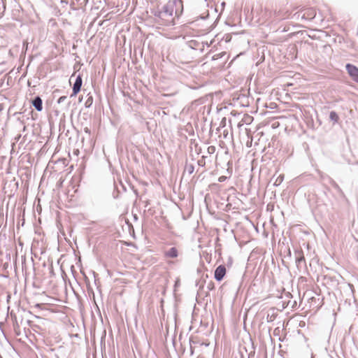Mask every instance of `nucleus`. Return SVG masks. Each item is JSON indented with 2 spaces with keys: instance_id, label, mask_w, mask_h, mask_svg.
Here are the masks:
<instances>
[{
  "instance_id": "nucleus-1",
  "label": "nucleus",
  "mask_w": 358,
  "mask_h": 358,
  "mask_svg": "<svg viewBox=\"0 0 358 358\" xmlns=\"http://www.w3.org/2000/svg\"><path fill=\"white\" fill-rule=\"evenodd\" d=\"M176 6H182L181 0L169 1L161 10L155 13L156 20L162 25L169 26L174 24L173 13L177 14L178 11L175 9Z\"/></svg>"
},
{
  "instance_id": "nucleus-2",
  "label": "nucleus",
  "mask_w": 358,
  "mask_h": 358,
  "mask_svg": "<svg viewBox=\"0 0 358 358\" xmlns=\"http://www.w3.org/2000/svg\"><path fill=\"white\" fill-rule=\"evenodd\" d=\"M315 16L316 11L313 8L305 9L303 11L297 13L294 15V17L296 19H301L304 21H310L314 19Z\"/></svg>"
},
{
  "instance_id": "nucleus-3",
  "label": "nucleus",
  "mask_w": 358,
  "mask_h": 358,
  "mask_svg": "<svg viewBox=\"0 0 358 358\" xmlns=\"http://www.w3.org/2000/svg\"><path fill=\"white\" fill-rule=\"evenodd\" d=\"M345 69L352 80L358 83V68L352 64H347Z\"/></svg>"
},
{
  "instance_id": "nucleus-4",
  "label": "nucleus",
  "mask_w": 358,
  "mask_h": 358,
  "mask_svg": "<svg viewBox=\"0 0 358 358\" xmlns=\"http://www.w3.org/2000/svg\"><path fill=\"white\" fill-rule=\"evenodd\" d=\"M179 255L180 252L176 247H172L164 251V258L166 261L170 259H176L179 256Z\"/></svg>"
},
{
  "instance_id": "nucleus-5",
  "label": "nucleus",
  "mask_w": 358,
  "mask_h": 358,
  "mask_svg": "<svg viewBox=\"0 0 358 358\" xmlns=\"http://www.w3.org/2000/svg\"><path fill=\"white\" fill-rule=\"evenodd\" d=\"M296 264L298 268L306 266V260L302 251H296L294 252Z\"/></svg>"
},
{
  "instance_id": "nucleus-6",
  "label": "nucleus",
  "mask_w": 358,
  "mask_h": 358,
  "mask_svg": "<svg viewBox=\"0 0 358 358\" xmlns=\"http://www.w3.org/2000/svg\"><path fill=\"white\" fill-rule=\"evenodd\" d=\"M226 274V268L224 265H220L215 271L214 277L217 281H221Z\"/></svg>"
},
{
  "instance_id": "nucleus-7",
  "label": "nucleus",
  "mask_w": 358,
  "mask_h": 358,
  "mask_svg": "<svg viewBox=\"0 0 358 358\" xmlns=\"http://www.w3.org/2000/svg\"><path fill=\"white\" fill-rule=\"evenodd\" d=\"M83 80L80 75L76 77V81L73 86V93L71 96H75L80 91L82 87Z\"/></svg>"
},
{
  "instance_id": "nucleus-8",
  "label": "nucleus",
  "mask_w": 358,
  "mask_h": 358,
  "mask_svg": "<svg viewBox=\"0 0 358 358\" xmlns=\"http://www.w3.org/2000/svg\"><path fill=\"white\" fill-rule=\"evenodd\" d=\"M32 105L38 112L43 110V101L40 96H36L32 101Z\"/></svg>"
},
{
  "instance_id": "nucleus-9",
  "label": "nucleus",
  "mask_w": 358,
  "mask_h": 358,
  "mask_svg": "<svg viewBox=\"0 0 358 358\" xmlns=\"http://www.w3.org/2000/svg\"><path fill=\"white\" fill-rule=\"evenodd\" d=\"M329 118L334 123L338 122V121L339 120V117H338V114L335 111H331L330 112Z\"/></svg>"
},
{
  "instance_id": "nucleus-10",
  "label": "nucleus",
  "mask_w": 358,
  "mask_h": 358,
  "mask_svg": "<svg viewBox=\"0 0 358 358\" xmlns=\"http://www.w3.org/2000/svg\"><path fill=\"white\" fill-rule=\"evenodd\" d=\"M194 171V167L192 164H187L185 166V172H187L189 175H191L192 173H193Z\"/></svg>"
},
{
  "instance_id": "nucleus-11",
  "label": "nucleus",
  "mask_w": 358,
  "mask_h": 358,
  "mask_svg": "<svg viewBox=\"0 0 358 358\" xmlns=\"http://www.w3.org/2000/svg\"><path fill=\"white\" fill-rule=\"evenodd\" d=\"M283 180H284V176L283 175H280L275 180V181L273 182V185L275 186H278V185H280L282 182Z\"/></svg>"
},
{
  "instance_id": "nucleus-12",
  "label": "nucleus",
  "mask_w": 358,
  "mask_h": 358,
  "mask_svg": "<svg viewBox=\"0 0 358 358\" xmlns=\"http://www.w3.org/2000/svg\"><path fill=\"white\" fill-rule=\"evenodd\" d=\"M93 103V98L92 96H89L87 100L85 102V106L86 108H90Z\"/></svg>"
},
{
  "instance_id": "nucleus-13",
  "label": "nucleus",
  "mask_w": 358,
  "mask_h": 358,
  "mask_svg": "<svg viewBox=\"0 0 358 358\" xmlns=\"http://www.w3.org/2000/svg\"><path fill=\"white\" fill-rule=\"evenodd\" d=\"M224 54H225V52H224L218 53V54H215L213 56L212 59L213 60L218 59L219 58L222 57L224 55Z\"/></svg>"
},
{
  "instance_id": "nucleus-14",
  "label": "nucleus",
  "mask_w": 358,
  "mask_h": 358,
  "mask_svg": "<svg viewBox=\"0 0 358 358\" xmlns=\"http://www.w3.org/2000/svg\"><path fill=\"white\" fill-rule=\"evenodd\" d=\"M67 99V97L66 96H60L58 100H57V103H63L66 99Z\"/></svg>"
},
{
  "instance_id": "nucleus-15",
  "label": "nucleus",
  "mask_w": 358,
  "mask_h": 358,
  "mask_svg": "<svg viewBox=\"0 0 358 358\" xmlns=\"http://www.w3.org/2000/svg\"><path fill=\"white\" fill-rule=\"evenodd\" d=\"M227 179V177L226 176H220L219 178H218V181L220 182H222L224 181H225V180Z\"/></svg>"
},
{
  "instance_id": "nucleus-16",
  "label": "nucleus",
  "mask_w": 358,
  "mask_h": 358,
  "mask_svg": "<svg viewBox=\"0 0 358 358\" xmlns=\"http://www.w3.org/2000/svg\"><path fill=\"white\" fill-rule=\"evenodd\" d=\"M214 150H215V147H213V146H210L208 148V151L209 153L213 152Z\"/></svg>"
},
{
  "instance_id": "nucleus-17",
  "label": "nucleus",
  "mask_w": 358,
  "mask_h": 358,
  "mask_svg": "<svg viewBox=\"0 0 358 358\" xmlns=\"http://www.w3.org/2000/svg\"><path fill=\"white\" fill-rule=\"evenodd\" d=\"M85 132H88V129H87V128H86V129H85Z\"/></svg>"
},
{
  "instance_id": "nucleus-18",
  "label": "nucleus",
  "mask_w": 358,
  "mask_h": 358,
  "mask_svg": "<svg viewBox=\"0 0 358 358\" xmlns=\"http://www.w3.org/2000/svg\"><path fill=\"white\" fill-rule=\"evenodd\" d=\"M357 35H358V32H357Z\"/></svg>"
},
{
  "instance_id": "nucleus-19",
  "label": "nucleus",
  "mask_w": 358,
  "mask_h": 358,
  "mask_svg": "<svg viewBox=\"0 0 358 358\" xmlns=\"http://www.w3.org/2000/svg\"><path fill=\"white\" fill-rule=\"evenodd\" d=\"M0 358H1V357H0Z\"/></svg>"
}]
</instances>
